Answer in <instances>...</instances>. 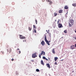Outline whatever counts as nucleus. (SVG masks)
Returning <instances> with one entry per match:
<instances>
[{
  "mask_svg": "<svg viewBox=\"0 0 76 76\" xmlns=\"http://www.w3.org/2000/svg\"><path fill=\"white\" fill-rule=\"evenodd\" d=\"M45 41L46 42L47 44L48 45H50V42H51V40H49L48 41L47 39V36L45 35Z\"/></svg>",
  "mask_w": 76,
  "mask_h": 76,
  "instance_id": "nucleus-1",
  "label": "nucleus"
},
{
  "mask_svg": "<svg viewBox=\"0 0 76 76\" xmlns=\"http://www.w3.org/2000/svg\"><path fill=\"white\" fill-rule=\"evenodd\" d=\"M45 53L44 51H41V53L39 54V57L41 58V56H45Z\"/></svg>",
  "mask_w": 76,
  "mask_h": 76,
  "instance_id": "nucleus-2",
  "label": "nucleus"
},
{
  "mask_svg": "<svg viewBox=\"0 0 76 76\" xmlns=\"http://www.w3.org/2000/svg\"><path fill=\"white\" fill-rule=\"evenodd\" d=\"M37 57V53H35L33 54L32 55V58H35V57Z\"/></svg>",
  "mask_w": 76,
  "mask_h": 76,
  "instance_id": "nucleus-3",
  "label": "nucleus"
},
{
  "mask_svg": "<svg viewBox=\"0 0 76 76\" xmlns=\"http://www.w3.org/2000/svg\"><path fill=\"white\" fill-rule=\"evenodd\" d=\"M19 38L20 39H25V37H24L21 35H19Z\"/></svg>",
  "mask_w": 76,
  "mask_h": 76,
  "instance_id": "nucleus-4",
  "label": "nucleus"
},
{
  "mask_svg": "<svg viewBox=\"0 0 76 76\" xmlns=\"http://www.w3.org/2000/svg\"><path fill=\"white\" fill-rule=\"evenodd\" d=\"M58 28H63V26L62 25V24H61V23H59V24L58 25Z\"/></svg>",
  "mask_w": 76,
  "mask_h": 76,
  "instance_id": "nucleus-5",
  "label": "nucleus"
},
{
  "mask_svg": "<svg viewBox=\"0 0 76 76\" xmlns=\"http://www.w3.org/2000/svg\"><path fill=\"white\" fill-rule=\"evenodd\" d=\"M51 0H46L47 2H49V4L51 5V4H53V2L51 1Z\"/></svg>",
  "mask_w": 76,
  "mask_h": 76,
  "instance_id": "nucleus-6",
  "label": "nucleus"
},
{
  "mask_svg": "<svg viewBox=\"0 0 76 76\" xmlns=\"http://www.w3.org/2000/svg\"><path fill=\"white\" fill-rule=\"evenodd\" d=\"M70 23H71V24L72 25H73V23H74L73 20H71Z\"/></svg>",
  "mask_w": 76,
  "mask_h": 76,
  "instance_id": "nucleus-7",
  "label": "nucleus"
},
{
  "mask_svg": "<svg viewBox=\"0 0 76 76\" xmlns=\"http://www.w3.org/2000/svg\"><path fill=\"white\" fill-rule=\"evenodd\" d=\"M46 66H47V67H48V68H49V69L50 68V64H47Z\"/></svg>",
  "mask_w": 76,
  "mask_h": 76,
  "instance_id": "nucleus-8",
  "label": "nucleus"
},
{
  "mask_svg": "<svg viewBox=\"0 0 76 76\" xmlns=\"http://www.w3.org/2000/svg\"><path fill=\"white\" fill-rule=\"evenodd\" d=\"M41 44L42 45H44L45 43H44V42L43 41L41 42Z\"/></svg>",
  "mask_w": 76,
  "mask_h": 76,
  "instance_id": "nucleus-9",
  "label": "nucleus"
},
{
  "mask_svg": "<svg viewBox=\"0 0 76 76\" xmlns=\"http://www.w3.org/2000/svg\"><path fill=\"white\" fill-rule=\"evenodd\" d=\"M58 13H63V10H60L59 11Z\"/></svg>",
  "mask_w": 76,
  "mask_h": 76,
  "instance_id": "nucleus-10",
  "label": "nucleus"
},
{
  "mask_svg": "<svg viewBox=\"0 0 76 76\" xmlns=\"http://www.w3.org/2000/svg\"><path fill=\"white\" fill-rule=\"evenodd\" d=\"M74 45H72L71 46V49H72V50H73L75 48H74Z\"/></svg>",
  "mask_w": 76,
  "mask_h": 76,
  "instance_id": "nucleus-11",
  "label": "nucleus"
},
{
  "mask_svg": "<svg viewBox=\"0 0 76 76\" xmlns=\"http://www.w3.org/2000/svg\"><path fill=\"white\" fill-rule=\"evenodd\" d=\"M41 63L42 64V65H43V66L44 65V62H43V61H41Z\"/></svg>",
  "mask_w": 76,
  "mask_h": 76,
  "instance_id": "nucleus-12",
  "label": "nucleus"
},
{
  "mask_svg": "<svg viewBox=\"0 0 76 76\" xmlns=\"http://www.w3.org/2000/svg\"><path fill=\"white\" fill-rule=\"evenodd\" d=\"M53 53V54H55V51H54V48L52 50Z\"/></svg>",
  "mask_w": 76,
  "mask_h": 76,
  "instance_id": "nucleus-13",
  "label": "nucleus"
},
{
  "mask_svg": "<svg viewBox=\"0 0 76 76\" xmlns=\"http://www.w3.org/2000/svg\"><path fill=\"white\" fill-rule=\"evenodd\" d=\"M72 6H74V7H76V3H75V4H72Z\"/></svg>",
  "mask_w": 76,
  "mask_h": 76,
  "instance_id": "nucleus-14",
  "label": "nucleus"
},
{
  "mask_svg": "<svg viewBox=\"0 0 76 76\" xmlns=\"http://www.w3.org/2000/svg\"><path fill=\"white\" fill-rule=\"evenodd\" d=\"M60 20L59 19L58 20V21H57V24H60V23H59V22H60Z\"/></svg>",
  "mask_w": 76,
  "mask_h": 76,
  "instance_id": "nucleus-15",
  "label": "nucleus"
},
{
  "mask_svg": "<svg viewBox=\"0 0 76 76\" xmlns=\"http://www.w3.org/2000/svg\"><path fill=\"white\" fill-rule=\"evenodd\" d=\"M68 7H67V6H66L64 7V9H68Z\"/></svg>",
  "mask_w": 76,
  "mask_h": 76,
  "instance_id": "nucleus-16",
  "label": "nucleus"
},
{
  "mask_svg": "<svg viewBox=\"0 0 76 76\" xmlns=\"http://www.w3.org/2000/svg\"><path fill=\"white\" fill-rule=\"evenodd\" d=\"M31 29H32V27H31V28H30L29 27H28V30L30 31H31Z\"/></svg>",
  "mask_w": 76,
  "mask_h": 76,
  "instance_id": "nucleus-17",
  "label": "nucleus"
},
{
  "mask_svg": "<svg viewBox=\"0 0 76 76\" xmlns=\"http://www.w3.org/2000/svg\"><path fill=\"white\" fill-rule=\"evenodd\" d=\"M54 16H56L57 15V13H56V12L54 13Z\"/></svg>",
  "mask_w": 76,
  "mask_h": 76,
  "instance_id": "nucleus-18",
  "label": "nucleus"
},
{
  "mask_svg": "<svg viewBox=\"0 0 76 76\" xmlns=\"http://www.w3.org/2000/svg\"><path fill=\"white\" fill-rule=\"evenodd\" d=\"M57 59H58V58L56 57H55V60L56 61H57Z\"/></svg>",
  "mask_w": 76,
  "mask_h": 76,
  "instance_id": "nucleus-19",
  "label": "nucleus"
},
{
  "mask_svg": "<svg viewBox=\"0 0 76 76\" xmlns=\"http://www.w3.org/2000/svg\"><path fill=\"white\" fill-rule=\"evenodd\" d=\"M12 52V49L10 48V51H9V53H10Z\"/></svg>",
  "mask_w": 76,
  "mask_h": 76,
  "instance_id": "nucleus-20",
  "label": "nucleus"
},
{
  "mask_svg": "<svg viewBox=\"0 0 76 76\" xmlns=\"http://www.w3.org/2000/svg\"><path fill=\"white\" fill-rule=\"evenodd\" d=\"M36 72H39V70L38 69H37L36 70Z\"/></svg>",
  "mask_w": 76,
  "mask_h": 76,
  "instance_id": "nucleus-21",
  "label": "nucleus"
},
{
  "mask_svg": "<svg viewBox=\"0 0 76 76\" xmlns=\"http://www.w3.org/2000/svg\"><path fill=\"white\" fill-rule=\"evenodd\" d=\"M64 33H67V30H65L64 31Z\"/></svg>",
  "mask_w": 76,
  "mask_h": 76,
  "instance_id": "nucleus-22",
  "label": "nucleus"
},
{
  "mask_svg": "<svg viewBox=\"0 0 76 76\" xmlns=\"http://www.w3.org/2000/svg\"><path fill=\"white\" fill-rule=\"evenodd\" d=\"M35 23L36 24H37V19H35Z\"/></svg>",
  "mask_w": 76,
  "mask_h": 76,
  "instance_id": "nucleus-23",
  "label": "nucleus"
},
{
  "mask_svg": "<svg viewBox=\"0 0 76 76\" xmlns=\"http://www.w3.org/2000/svg\"><path fill=\"white\" fill-rule=\"evenodd\" d=\"M43 59H45V58H45V57L44 56L43 57Z\"/></svg>",
  "mask_w": 76,
  "mask_h": 76,
  "instance_id": "nucleus-24",
  "label": "nucleus"
},
{
  "mask_svg": "<svg viewBox=\"0 0 76 76\" xmlns=\"http://www.w3.org/2000/svg\"><path fill=\"white\" fill-rule=\"evenodd\" d=\"M33 28H35V29H36V27H35V25H33Z\"/></svg>",
  "mask_w": 76,
  "mask_h": 76,
  "instance_id": "nucleus-25",
  "label": "nucleus"
},
{
  "mask_svg": "<svg viewBox=\"0 0 76 76\" xmlns=\"http://www.w3.org/2000/svg\"><path fill=\"white\" fill-rule=\"evenodd\" d=\"M69 26H70V27H71V26H72V25L71 24H70V23H69Z\"/></svg>",
  "mask_w": 76,
  "mask_h": 76,
  "instance_id": "nucleus-26",
  "label": "nucleus"
},
{
  "mask_svg": "<svg viewBox=\"0 0 76 76\" xmlns=\"http://www.w3.org/2000/svg\"><path fill=\"white\" fill-rule=\"evenodd\" d=\"M1 53H2V54H4V52L1 51Z\"/></svg>",
  "mask_w": 76,
  "mask_h": 76,
  "instance_id": "nucleus-27",
  "label": "nucleus"
},
{
  "mask_svg": "<svg viewBox=\"0 0 76 76\" xmlns=\"http://www.w3.org/2000/svg\"><path fill=\"white\" fill-rule=\"evenodd\" d=\"M42 2H44L45 1V0H42Z\"/></svg>",
  "mask_w": 76,
  "mask_h": 76,
  "instance_id": "nucleus-28",
  "label": "nucleus"
},
{
  "mask_svg": "<svg viewBox=\"0 0 76 76\" xmlns=\"http://www.w3.org/2000/svg\"><path fill=\"white\" fill-rule=\"evenodd\" d=\"M54 64H57V63L56 62H55Z\"/></svg>",
  "mask_w": 76,
  "mask_h": 76,
  "instance_id": "nucleus-29",
  "label": "nucleus"
},
{
  "mask_svg": "<svg viewBox=\"0 0 76 76\" xmlns=\"http://www.w3.org/2000/svg\"><path fill=\"white\" fill-rule=\"evenodd\" d=\"M34 32L35 33H37V31H36V30H35V29H34Z\"/></svg>",
  "mask_w": 76,
  "mask_h": 76,
  "instance_id": "nucleus-30",
  "label": "nucleus"
},
{
  "mask_svg": "<svg viewBox=\"0 0 76 76\" xmlns=\"http://www.w3.org/2000/svg\"><path fill=\"white\" fill-rule=\"evenodd\" d=\"M45 60H47V61H48V59L47 58H46L45 59Z\"/></svg>",
  "mask_w": 76,
  "mask_h": 76,
  "instance_id": "nucleus-31",
  "label": "nucleus"
},
{
  "mask_svg": "<svg viewBox=\"0 0 76 76\" xmlns=\"http://www.w3.org/2000/svg\"><path fill=\"white\" fill-rule=\"evenodd\" d=\"M11 60L12 61H13V60H14V59H13V58H12V59H11Z\"/></svg>",
  "mask_w": 76,
  "mask_h": 76,
  "instance_id": "nucleus-32",
  "label": "nucleus"
},
{
  "mask_svg": "<svg viewBox=\"0 0 76 76\" xmlns=\"http://www.w3.org/2000/svg\"><path fill=\"white\" fill-rule=\"evenodd\" d=\"M19 54H20V53H21L20 51V50L19 51Z\"/></svg>",
  "mask_w": 76,
  "mask_h": 76,
  "instance_id": "nucleus-33",
  "label": "nucleus"
},
{
  "mask_svg": "<svg viewBox=\"0 0 76 76\" xmlns=\"http://www.w3.org/2000/svg\"><path fill=\"white\" fill-rule=\"evenodd\" d=\"M75 47L76 48V44H75Z\"/></svg>",
  "mask_w": 76,
  "mask_h": 76,
  "instance_id": "nucleus-34",
  "label": "nucleus"
},
{
  "mask_svg": "<svg viewBox=\"0 0 76 76\" xmlns=\"http://www.w3.org/2000/svg\"><path fill=\"white\" fill-rule=\"evenodd\" d=\"M17 50H18H18H19L20 49H19V48H18V49H17Z\"/></svg>",
  "mask_w": 76,
  "mask_h": 76,
  "instance_id": "nucleus-35",
  "label": "nucleus"
},
{
  "mask_svg": "<svg viewBox=\"0 0 76 76\" xmlns=\"http://www.w3.org/2000/svg\"><path fill=\"white\" fill-rule=\"evenodd\" d=\"M7 52H9V50L8 49H7Z\"/></svg>",
  "mask_w": 76,
  "mask_h": 76,
  "instance_id": "nucleus-36",
  "label": "nucleus"
},
{
  "mask_svg": "<svg viewBox=\"0 0 76 76\" xmlns=\"http://www.w3.org/2000/svg\"><path fill=\"white\" fill-rule=\"evenodd\" d=\"M73 72H74V71H72V73H73Z\"/></svg>",
  "mask_w": 76,
  "mask_h": 76,
  "instance_id": "nucleus-37",
  "label": "nucleus"
},
{
  "mask_svg": "<svg viewBox=\"0 0 76 76\" xmlns=\"http://www.w3.org/2000/svg\"><path fill=\"white\" fill-rule=\"evenodd\" d=\"M55 22H57V20H55Z\"/></svg>",
  "mask_w": 76,
  "mask_h": 76,
  "instance_id": "nucleus-38",
  "label": "nucleus"
},
{
  "mask_svg": "<svg viewBox=\"0 0 76 76\" xmlns=\"http://www.w3.org/2000/svg\"><path fill=\"white\" fill-rule=\"evenodd\" d=\"M48 31L47 30H46V32H48Z\"/></svg>",
  "mask_w": 76,
  "mask_h": 76,
  "instance_id": "nucleus-39",
  "label": "nucleus"
},
{
  "mask_svg": "<svg viewBox=\"0 0 76 76\" xmlns=\"http://www.w3.org/2000/svg\"><path fill=\"white\" fill-rule=\"evenodd\" d=\"M47 33H48V34H49V32H47Z\"/></svg>",
  "mask_w": 76,
  "mask_h": 76,
  "instance_id": "nucleus-40",
  "label": "nucleus"
},
{
  "mask_svg": "<svg viewBox=\"0 0 76 76\" xmlns=\"http://www.w3.org/2000/svg\"><path fill=\"white\" fill-rule=\"evenodd\" d=\"M50 35H51V33H50Z\"/></svg>",
  "mask_w": 76,
  "mask_h": 76,
  "instance_id": "nucleus-41",
  "label": "nucleus"
},
{
  "mask_svg": "<svg viewBox=\"0 0 76 76\" xmlns=\"http://www.w3.org/2000/svg\"><path fill=\"white\" fill-rule=\"evenodd\" d=\"M49 61H50V58H49Z\"/></svg>",
  "mask_w": 76,
  "mask_h": 76,
  "instance_id": "nucleus-42",
  "label": "nucleus"
},
{
  "mask_svg": "<svg viewBox=\"0 0 76 76\" xmlns=\"http://www.w3.org/2000/svg\"><path fill=\"white\" fill-rule=\"evenodd\" d=\"M63 59L61 60V61H63Z\"/></svg>",
  "mask_w": 76,
  "mask_h": 76,
  "instance_id": "nucleus-43",
  "label": "nucleus"
},
{
  "mask_svg": "<svg viewBox=\"0 0 76 76\" xmlns=\"http://www.w3.org/2000/svg\"><path fill=\"white\" fill-rule=\"evenodd\" d=\"M23 42H25V40H23Z\"/></svg>",
  "mask_w": 76,
  "mask_h": 76,
  "instance_id": "nucleus-44",
  "label": "nucleus"
},
{
  "mask_svg": "<svg viewBox=\"0 0 76 76\" xmlns=\"http://www.w3.org/2000/svg\"><path fill=\"white\" fill-rule=\"evenodd\" d=\"M48 32H49V30H48Z\"/></svg>",
  "mask_w": 76,
  "mask_h": 76,
  "instance_id": "nucleus-45",
  "label": "nucleus"
},
{
  "mask_svg": "<svg viewBox=\"0 0 76 76\" xmlns=\"http://www.w3.org/2000/svg\"><path fill=\"white\" fill-rule=\"evenodd\" d=\"M75 39H76V37H75Z\"/></svg>",
  "mask_w": 76,
  "mask_h": 76,
  "instance_id": "nucleus-46",
  "label": "nucleus"
}]
</instances>
